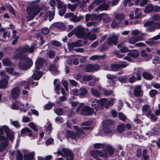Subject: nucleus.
<instances>
[{"instance_id":"1","label":"nucleus","mask_w":160,"mask_h":160,"mask_svg":"<svg viewBox=\"0 0 160 160\" xmlns=\"http://www.w3.org/2000/svg\"><path fill=\"white\" fill-rule=\"evenodd\" d=\"M34 50L33 48H29L28 45L25 44L22 47L18 48L14 52L13 56V59L19 60L18 66L20 69L22 70H27L30 68L33 64L32 59L29 57L25 58L24 54L27 52L32 53Z\"/></svg>"},{"instance_id":"2","label":"nucleus","mask_w":160,"mask_h":160,"mask_svg":"<svg viewBox=\"0 0 160 160\" xmlns=\"http://www.w3.org/2000/svg\"><path fill=\"white\" fill-rule=\"evenodd\" d=\"M73 31H74L75 35L78 38H84L87 35L84 28L80 25L78 26L75 28L73 29Z\"/></svg>"},{"instance_id":"3","label":"nucleus","mask_w":160,"mask_h":160,"mask_svg":"<svg viewBox=\"0 0 160 160\" xmlns=\"http://www.w3.org/2000/svg\"><path fill=\"white\" fill-rule=\"evenodd\" d=\"M113 122L112 120L106 121L103 125V130L104 133L106 134H110L111 135L112 134V132L110 129L111 126Z\"/></svg>"},{"instance_id":"4","label":"nucleus","mask_w":160,"mask_h":160,"mask_svg":"<svg viewBox=\"0 0 160 160\" xmlns=\"http://www.w3.org/2000/svg\"><path fill=\"white\" fill-rule=\"evenodd\" d=\"M62 151L64 155V157H66V160H73L74 155L71 150L63 148Z\"/></svg>"},{"instance_id":"5","label":"nucleus","mask_w":160,"mask_h":160,"mask_svg":"<svg viewBox=\"0 0 160 160\" xmlns=\"http://www.w3.org/2000/svg\"><path fill=\"white\" fill-rule=\"evenodd\" d=\"M118 37L115 35H112L107 38V42L109 46L116 45L118 43Z\"/></svg>"},{"instance_id":"6","label":"nucleus","mask_w":160,"mask_h":160,"mask_svg":"<svg viewBox=\"0 0 160 160\" xmlns=\"http://www.w3.org/2000/svg\"><path fill=\"white\" fill-rule=\"evenodd\" d=\"M94 112V109L92 108L89 106H84L81 110V113L84 116H89L92 114Z\"/></svg>"},{"instance_id":"7","label":"nucleus","mask_w":160,"mask_h":160,"mask_svg":"<svg viewBox=\"0 0 160 160\" xmlns=\"http://www.w3.org/2000/svg\"><path fill=\"white\" fill-rule=\"evenodd\" d=\"M2 128L6 134L7 137L10 141L13 142L14 139V133L12 132H10V129L7 126L4 125L2 126Z\"/></svg>"},{"instance_id":"8","label":"nucleus","mask_w":160,"mask_h":160,"mask_svg":"<svg viewBox=\"0 0 160 160\" xmlns=\"http://www.w3.org/2000/svg\"><path fill=\"white\" fill-rule=\"evenodd\" d=\"M21 90L18 86L13 88L11 90V96L12 98L14 100L17 99L20 95Z\"/></svg>"},{"instance_id":"9","label":"nucleus","mask_w":160,"mask_h":160,"mask_svg":"<svg viewBox=\"0 0 160 160\" xmlns=\"http://www.w3.org/2000/svg\"><path fill=\"white\" fill-rule=\"evenodd\" d=\"M126 63V62H123L121 64H113L111 65L110 67L112 71L117 72L119 71L120 69L126 67L127 66Z\"/></svg>"},{"instance_id":"10","label":"nucleus","mask_w":160,"mask_h":160,"mask_svg":"<svg viewBox=\"0 0 160 160\" xmlns=\"http://www.w3.org/2000/svg\"><path fill=\"white\" fill-rule=\"evenodd\" d=\"M33 132L29 128L26 127L22 128L21 131V136H25L32 137Z\"/></svg>"},{"instance_id":"11","label":"nucleus","mask_w":160,"mask_h":160,"mask_svg":"<svg viewBox=\"0 0 160 160\" xmlns=\"http://www.w3.org/2000/svg\"><path fill=\"white\" fill-rule=\"evenodd\" d=\"M44 62V59L42 58H39L36 60L35 62V69L39 70L42 68Z\"/></svg>"},{"instance_id":"12","label":"nucleus","mask_w":160,"mask_h":160,"mask_svg":"<svg viewBox=\"0 0 160 160\" xmlns=\"http://www.w3.org/2000/svg\"><path fill=\"white\" fill-rule=\"evenodd\" d=\"M99 68L100 66L98 64H96L93 65L89 64L86 66L85 71L86 72H91L93 71L97 70Z\"/></svg>"},{"instance_id":"13","label":"nucleus","mask_w":160,"mask_h":160,"mask_svg":"<svg viewBox=\"0 0 160 160\" xmlns=\"http://www.w3.org/2000/svg\"><path fill=\"white\" fill-rule=\"evenodd\" d=\"M106 158L108 159L109 156H112L114 153V149L110 145H108L106 149L104 150Z\"/></svg>"},{"instance_id":"14","label":"nucleus","mask_w":160,"mask_h":160,"mask_svg":"<svg viewBox=\"0 0 160 160\" xmlns=\"http://www.w3.org/2000/svg\"><path fill=\"white\" fill-rule=\"evenodd\" d=\"M33 73L32 75V78L34 80H39L42 75L43 72L42 71H38L35 69L33 70Z\"/></svg>"},{"instance_id":"15","label":"nucleus","mask_w":160,"mask_h":160,"mask_svg":"<svg viewBox=\"0 0 160 160\" xmlns=\"http://www.w3.org/2000/svg\"><path fill=\"white\" fill-rule=\"evenodd\" d=\"M6 78H4L0 80V89H4L7 86L8 81V79H9L8 76H6Z\"/></svg>"},{"instance_id":"16","label":"nucleus","mask_w":160,"mask_h":160,"mask_svg":"<svg viewBox=\"0 0 160 160\" xmlns=\"http://www.w3.org/2000/svg\"><path fill=\"white\" fill-rule=\"evenodd\" d=\"M133 95L137 97H140L141 95V93L142 92L141 86H136L133 89Z\"/></svg>"},{"instance_id":"17","label":"nucleus","mask_w":160,"mask_h":160,"mask_svg":"<svg viewBox=\"0 0 160 160\" xmlns=\"http://www.w3.org/2000/svg\"><path fill=\"white\" fill-rule=\"evenodd\" d=\"M99 103V109L102 110L105 108H106L107 106V98L100 99L98 100Z\"/></svg>"},{"instance_id":"18","label":"nucleus","mask_w":160,"mask_h":160,"mask_svg":"<svg viewBox=\"0 0 160 160\" xmlns=\"http://www.w3.org/2000/svg\"><path fill=\"white\" fill-rule=\"evenodd\" d=\"M52 11H48L47 13V16L49 17L48 20L50 21L53 19L55 16V8H52Z\"/></svg>"},{"instance_id":"19","label":"nucleus","mask_w":160,"mask_h":160,"mask_svg":"<svg viewBox=\"0 0 160 160\" xmlns=\"http://www.w3.org/2000/svg\"><path fill=\"white\" fill-rule=\"evenodd\" d=\"M49 69L53 75H56L59 73L58 69L54 65L50 64L49 65Z\"/></svg>"},{"instance_id":"20","label":"nucleus","mask_w":160,"mask_h":160,"mask_svg":"<svg viewBox=\"0 0 160 160\" xmlns=\"http://www.w3.org/2000/svg\"><path fill=\"white\" fill-rule=\"evenodd\" d=\"M0 141L1 144L5 147H7L8 145L9 142L8 139L4 136H0Z\"/></svg>"},{"instance_id":"21","label":"nucleus","mask_w":160,"mask_h":160,"mask_svg":"<svg viewBox=\"0 0 160 160\" xmlns=\"http://www.w3.org/2000/svg\"><path fill=\"white\" fill-rule=\"evenodd\" d=\"M66 134L68 138H71L73 140H74L76 138L75 134L73 132L69 130L66 131Z\"/></svg>"},{"instance_id":"22","label":"nucleus","mask_w":160,"mask_h":160,"mask_svg":"<svg viewBox=\"0 0 160 160\" xmlns=\"http://www.w3.org/2000/svg\"><path fill=\"white\" fill-rule=\"evenodd\" d=\"M35 155V152H34L29 153V154H24V160H33Z\"/></svg>"},{"instance_id":"23","label":"nucleus","mask_w":160,"mask_h":160,"mask_svg":"<svg viewBox=\"0 0 160 160\" xmlns=\"http://www.w3.org/2000/svg\"><path fill=\"white\" fill-rule=\"evenodd\" d=\"M39 6L37 5H31L27 8V12L33 13L35 10L37 9Z\"/></svg>"},{"instance_id":"24","label":"nucleus","mask_w":160,"mask_h":160,"mask_svg":"<svg viewBox=\"0 0 160 160\" xmlns=\"http://www.w3.org/2000/svg\"><path fill=\"white\" fill-rule=\"evenodd\" d=\"M142 75L144 79L148 80H151L153 78L152 75L148 72H144L142 73Z\"/></svg>"},{"instance_id":"25","label":"nucleus","mask_w":160,"mask_h":160,"mask_svg":"<svg viewBox=\"0 0 160 160\" xmlns=\"http://www.w3.org/2000/svg\"><path fill=\"white\" fill-rule=\"evenodd\" d=\"M95 101H93L91 104V106L92 107L93 109L94 108L96 109V111H97L98 110H99V103L98 100L95 99Z\"/></svg>"},{"instance_id":"26","label":"nucleus","mask_w":160,"mask_h":160,"mask_svg":"<svg viewBox=\"0 0 160 160\" xmlns=\"http://www.w3.org/2000/svg\"><path fill=\"white\" fill-rule=\"evenodd\" d=\"M139 55V53L137 50H133V51L128 53L127 56L129 57H132L133 58H137Z\"/></svg>"},{"instance_id":"27","label":"nucleus","mask_w":160,"mask_h":160,"mask_svg":"<svg viewBox=\"0 0 160 160\" xmlns=\"http://www.w3.org/2000/svg\"><path fill=\"white\" fill-rule=\"evenodd\" d=\"M154 9V7L151 4H148L146 7L144 11L148 13H149L152 12Z\"/></svg>"},{"instance_id":"28","label":"nucleus","mask_w":160,"mask_h":160,"mask_svg":"<svg viewBox=\"0 0 160 160\" xmlns=\"http://www.w3.org/2000/svg\"><path fill=\"white\" fill-rule=\"evenodd\" d=\"M91 93L93 96L96 98L100 97V94L97 89L91 88Z\"/></svg>"},{"instance_id":"29","label":"nucleus","mask_w":160,"mask_h":160,"mask_svg":"<svg viewBox=\"0 0 160 160\" xmlns=\"http://www.w3.org/2000/svg\"><path fill=\"white\" fill-rule=\"evenodd\" d=\"M109 8L108 4L104 3L100 5L97 8V10L100 11H102L104 10H107Z\"/></svg>"},{"instance_id":"30","label":"nucleus","mask_w":160,"mask_h":160,"mask_svg":"<svg viewBox=\"0 0 160 160\" xmlns=\"http://www.w3.org/2000/svg\"><path fill=\"white\" fill-rule=\"evenodd\" d=\"M134 75L137 77L136 78V80L139 81L141 80L142 71L140 70H138L134 72H133Z\"/></svg>"},{"instance_id":"31","label":"nucleus","mask_w":160,"mask_h":160,"mask_svg":"<svg viewBox=\"0 0 160 160\" xmlns=\"http://www.w3.org/2000/svg\"><path fill=\"white\" fill-rule=\"evenodd\" d=\"M54 27L57 28L62 29L64 28L65 25L62 22H57L54 23L53 24Z\"/></svg>"},{"instance_id":"32","label":"nucleus","mask_w":160,"mask_h":160,"mask_svg":"<svg viewBox=\"0 0 160 160\" xmlns=\"http://www.w3.org/2000/svg\"><path fill=\"white\" fill-rule=\"evenodd\" d=\"M90 154L96 160H101V159L99 157L98 155V153H97L96 150L95 151H91L90 152Z\"/></svg>"},{"instance_id":"33","label":"nucleus","mask_w":160,"mask_h":160,"mask_svg":"<svg viewBox=\"0 0 160 160\" xmlns=\"http://www.w3.org/2000/svg\"><path fill=\"white\" fill-rule=\"evenodd\" d=\"M125 128V124L122 123L118 126L117 127V131L119 132H122L124 131V128Z\"/></svg>"},{"instance_id":"34","label":"nucleus","mask_w":160,"mask_h":160,"mask_svg":"<svg viewBox=\"0 0 160 160\" xmlns=\"http://www.w3.org/2000/svg\"><path fill=\"white\" fill-rule=\"evenodd\" d=\"M87 93V90L84 88H81L78 91V93L80 96H83L86 95Z\"/></svg>"},{"instance_id":"35","label":"nucleus","mask_w":160,"mask_h":160,"mask_svg":"<svg viewBox=\"0 0 160 160\" xmlns=\"http://www.w3.org/2000/svg\"><path fill=\"white\" fill-rule=\"evenodd\" d=\"M54 112L58 116H61L63 114V111L62 108H56L54 110Z\"/></svg>"},{"instance_id":"36","label":"nucleus","mask_w":160,"mask_h":160,"mask_svg":"<svg viewBox=\"0 0 160 160\" xmlns=\"http://www.w3.org/2000/svg\"><path fill=\"white\" fill-rule=\"evenodd\" d=\"M109 46L106 42H105L102 46L100 48L99 50L100 52H103L104 51L106 50L108 48Z\"/></svg>"},{"instance_id":"37","label":"nucleus","mask_w":160,"mask_h":160,"mask_svg":"<svg viewBox=\"0 0 160 160\" xmlns=\"http://www.w3.org/2000/svg\"><path fill=\"white\" fill-rule=\"evenodd\" d=\"M59 11V14L60 16H62L65 13L67 9L66 4H64L63 8Z\"/></svg>"},{"instance_id":"38","label":"nucleus","mask_w":160,"mask_h":160,"mask_svg":"<svg viewBox=\"0 0 160 160\" xmlns=\"http://www.w3.org/2000/svg\"><path fill=\"white\" fill-rule=\"evenodd\" d=\"M77 6L78 5L77 4H68V8L71 11L73 12L75 10Z\"/></svg>"},{"instance_id":"39","label":"nucleus","mask_w":160,"mask_h":160,"mask_svg":"<svg viewBox=\"0 0 160 160\" xmlns=\"http://www.w3.org/2000/svg\"><path fill=\"white\" fill-rule=\"evenodd\" d=\"M3 64L4 66H11L12 62L8 59H4L2 60Z\"/></svg>"},{"instance_id":"40","label":"nucleus","mask_w":160,"mask_h":160,"mask_svg":"<svg viewBox=\"0 0 160 160\" xmlns=\"http://www.w3.org/2000/svg\"><path fill=\"white\" fill-rule=\"evenodd\" d=\"M33 131L36 132L38 130V128L35 124L32 122H31L28 124V125Z\"/></svg>"},{"instance_id":"41","label":"nucleus","mask_w":160,"mask_h":160,"mask_svg":"<svg viewBox=\"0 0 160 160\" xmlns=\"http://www.w3.org/2000/svg\"><path fill=\"white\" fill-rule=\"evenodd\" d=\"M158 91L155 89H151L149 92L150 96L152 98H154L158 94Z\"/></svg>"},{"instance_id":"42","label":"nucleus","mask_w":160,"mask_h":160,"mask_svg":"<svg viewBox=\"0 0 160 160\" xmlns=\"http://www.w3.org/2000/svg\"><path fill=\"white\" fill-rule=\"evenodd\" d=\"M23 155L21 152L18 150L17 151L16 156V160H23Z\"/></svg>"},{"instance_id":"43","label":"nucleus","mask_w":160,"mask_h":160,"mask_svg":"<svg viewBox=\"0 0 160 160\" xmlns=\"http://www.w3.org/2000/svg\"><path fill=\"white\" fill-rule=\"evenodd\" d=\"M83 80L85 81H88L92 79V77L90 75H84L82 77Z\"/></svg>"},{"instance_id":"44","label":"nucleus","mask_w":160,"mask_h":160,"mask_svg":"<svg viewBox=\"0 0 160 160\" xmlns=\"http://www.w3.org/2000/svg\"><path fill=\"white\" fill-rule=\"evenodd\" d=\"M118 80L121 82H127V78L125 75H123L118 77Z\"/></svg>"},{"instance_id":"45","label":"nucleus","mask_w":160,"mask_h":160,"mask_svg":"<svg viewBox=\"0 0 160 160\" xmlns=\"http://www.w3.org/2000/svg\"><path fill=\"white\" fill-rule=\"evenodd\" d=\"M96 152H97V153L98 155V156H99L100 157L104 158L105 159H107L106 158V155H105V151H104L103 152H102V151H100L98 150H96Z\"/></svg>"},{"instance_id":"46","label":"nucleus","mask_w":160,"mask_h":160,"mask_svg":"<svg viewBox=\"0 0 160 160\" xmlns=\"http://www.w3.org/2000/svg\"><path fill=\"white\" fill-rule=\"evenodd\" d=\"M55 55V52L52 50L49 51L48 53V56L49 58H53Z\"/></svg>"},{"instance_id":"47","label":"nucleus","mask_w":160,"mask_h":160,"mask_svg":"<svg viewBox=\"0 0 160 160\" xmlns=\"http://www.w3.org/2000/svg\"><path fill=\"white\" fill-rule=\"evenodd\" d=\"M103 93L106 96H108L113 93L112 90H107L105 88L103 89Z\"/></svg>"},{"instance_id":"48","label":"nucleus","mask_w":160,"mask_h":160,"mask_svg":"<svg viewBox=\"0 0 160 160\" xmlns=\"http://www.w3.org/2000/svg\"><path fill=\"white\" fill-rule=\"evenodd\" d=\"M68 48L69 50H72L74 47H76L75 42H68Z\"/></svg>"},{"instance_id":"49","label":"nucleus","mask_w":160,"mask_h":160,"mask_svg":"<svg viewBox=\"0 0 160 160\" xmlns=\"http://www.w3.org/2000/svg\"><path fill=\"white\" fill-rule=\"evenodd\" d=\"M115 17L117 20H123L125 18L123 14H117L115 15Z\"/></svg>"},{"instance_id":"50","label":"nucleus","mask_w":160,"mask_h":160,"mask_svg":"<svg viewBox=\"0 0 160 160\" xmlns=\"http://www.w3.org/2000/svg\"><path fill=\"white\" fill-rule=\"evenodd\" d=\"M31 83L33 85L34 83V82L33 81H31V82H30V81H27L25 82V84L26 85L24 86V89H27L28 90H29V86L30 83Z\"/></svg>"},{"instance_id":"51","label":"nucleus","mask_w":160,"mask_h":160,"mask_svg":"<svg viewBox=\"0 0 160 160\" xmlns=\"http://www.w3.org/2000/svg\"><path fill=\"white\" fill-rule=\"evenodd\" d=\"M51 43L52 45L55 46L60 47L62 45V44L61 42L56 40L52 41Z\"/></svg>"},{"instance_id":"52","label":"nucleus","mask_w":160,"mask_h":160,"mask_svg":"<svg viewBox=\"0 0 160 160\" xmlns=\"http://www.w3.org/2000/svg\"><path fill=\"white\" fill-rule=\"evenodd\" d=\"M118 116L119 119L122 121H124L126 120V117L122 112H119Z\"/></svg>"},{"instance_id":"53","label":"nucleus","mask_w":160,"mask_h":160,"mask_svg":"<svg viewBox=\"0 0 160 160\" xmlns=\"http://www.w3.org/2000/svg\"><path fill=\"white\" fill-rule=\"evenodd\" d=\"M114 100L113 98H111L109 101H108L107 99V106H106V108H108L109 106H112L113 105L114 103Z\"/></svg>"},{"instance_id":"54","label":"nucleus","mask_w":160,"mask_h":160,"mask_svg":"<svg viewBox=\"0 0 160 160\" xmlns=\"http://www.w3.org/2000/svg\"><path fill=\"white\" fill-rule=\"evenodd\" d=\"M7 8L9 11L13 15H15L16 13L12 5H9L7 7Z\"/></svg>"},{"instance_id":"55","label":"nucleus","mask_w":160,"mask_h":160,"mask_svg":"<svg viewBox=\"0 0 160 160\" xmlns=\"http://www.w3.org/2000/svg\"><path fill=\"white\" fill-rule=\"evenodd\" d=\"M145 42L147 44L151 46L153 45L156 43V42L154 41L152 38L151 39H150L148 41H146Z\"/></svg>"},{"instance_id":"56","label":"nucleus","mask_w":160,"mask_h":160,"mask_svg":"<svg viewBox=\"0 0 160 160\" xmlns=\"http://www.w3.org/2000/svg\"><path fill=\"white\" fill-rule=\"evenodd\" d=\"M41 32L44 34L46 35L48 34L49 30L47 28L44 27L42 28Z\"/></svg>"},{"instance_id":"57","label":"nucleus","mask_w":160,"mask_h":160,"mask_svg":"<svg viewBox=\"0 0 160 160\" xmlns=\"http://www.w3.org/2000/svg\"><path fill=\"white\" fill-rule=\"evenodd\" d=\"M136 80V78L134 76H132L130 77L128 80V82L131 83L135 82Z\"/></svg>"},{"instance_id":"58","label":"nucleus","mask_w":160,"mask_h":160,"mask_svg":"<svg viewBox=\"0 0 160 160\" xmlns=\"http://www.w3.org/2000/svg\"><path fill=\"white\" fill-rule=\"evenodd\" d=\"M61 88V86L59 83H58L56 85L55 90L57 93L59 94L60 93V89Z\"/></svg>"},{"instance_id":"59","label":"nucleus","mask_w":160,"mask_h":160,"mask_svg":"<svg viewBox=\"0 0 160 160\" xmlns=\"http://www.w3.org/2000/svg\"><path fill=\"white\" fill-rule=\"evenodd\" d=\"M120 52L122 53H124L129 51L128 48L126 47H123L119 50Z\"/></svg>"},{"instance_id":"60","label":"nucleus","mask_w":160,"mask_h":160,"mask_svg":"<svg viewBox=\"0 0 160 160\" xmlns=\"http://www.w3.org/2000/svg\"><path fill=\"white\" fill-rule=\"evenodd\" d=\"M11 108L13 110H18L19 109L18 106L15 102H12L11 105Z\"/></svg>"},{"instance_id":"61","label":"nucleus","mask_w":160,"mask_h":160,"mask_svg":"<svg viewBox=\"0 0 160 160\" xmlns=\"http://www.w3.org/2000/svg\"><path fill=\"white\" fill-rule=\"evenodd\" d=\"M12 125L16 128L20 127V125L18 121H14L12 122Z\"/></svg>"},{"instance_id":"62","label":"nucleus","mask_w":160,"mask_h":160,"mask_svg":"<svg viewBox=\"0 0 160 160\" xmlns=\"http://www.w3.org/2000/svg\"><path fill=\"white\" fill-rule=\"evenodd\" d=\"M138 41V38H131L129 39V43L130 44H134Z\"/></svg>"},{"instance_id":"63","label":"nucleus","mask_w":160,"mask_h":160,"mask_svg":"<svg viewBox=\"0 0 160 160\" xmlns=\"http://www.w3.org/2000/svg\"><path fill=\"white\" fill-rule=\"evenodd\" d=\"M107 78L109 80L117 79V77L116 75H112L110 74H108L107 75Z\"/></svg>"},{"instance_id":"64","label":"nucleus","mask_w":160,"mask_h":160,"mask_svg":"<svg viewBox=\"0 0 160 160\" xmlns=\"http://www.w3.org/2000/svg\"><path fill=\"white\" fill-rule=\"evenodd\" d=\"M27 13L28 15V17L30 20L33 19L35 17V15L33 13L30 12H27Z\"/></svg>"}]
</instances>
